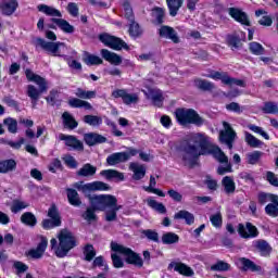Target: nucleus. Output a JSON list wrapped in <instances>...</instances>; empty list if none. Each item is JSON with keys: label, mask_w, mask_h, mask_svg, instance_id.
Wrapping results in <instances>:
<instances>
[{"label": "nucleus", "mask_w": 278, "mask_h": 278, "mask_svg": "<svg viewBox=\"0 0 278 278\" xmlns=\"http://www.w3.org/2000/svg\"><path fill=\"white\" fill-rule=\"evenodd\" d=\"M159 33L163 38H169V40H173V42H179V37L175 28H172L170 26H162Z\"/></svg>", "instance_id": "bb28decb"}, {"label": "nucleus", "mask_w": 278, "mask_h": 278, "mask_svg": "<svg viewBox=\"0 0 278 278\" xmlns=\"http://www.w3.org/2000/svg\"><path fill=\"white\" fill-rule=\"evenodd\" d=\"M194 85L200 90H214L215 84L208 81L207 79H194Z\"/></svg>", "instance_id": "09e8293b"}, {"label": "nucleus", "mask_w": 278, "mask_h": 278, "mask_svg": "<svg viewBox=\"0 0 278 278\" xmlns=\"http://www.w3.org/2000/svg\"><path fill=\"white\" fill-rule=\"evenodd\" d=\"M146 96L148 99H151L152 103L157 105V108L163 105L164 96L162 90L159 88H149L148 92H146Z\"/></svg>", "instance_id": "aec40b11"}, {"label": "nucleus", "mask_w": 278, "mask_h": 278, "mask_svg": "<svg viewBox=\"0 0 278 278\" xmlns=\"http://www.w3.org/2000/svg\"><path fill=\"white\" fill-rule=\"evenodd\" d=\"M129 168H130V170H132V173H134L132 178L136 181H140V179H143L146 177V174H147L146 166L137 164L136 162H131V164L129 165Z\"/></svg>", "instance_id": "a878e982"}, {"label": "nucleus", "mask_w": 278, "mask_h": 278, "mask_svg": "<svg viewBox=\"0 0 278 278\" xmlns=\"http://www.w3.org/2000/svg\"><path fill=\"white\" fill-rule=\"evenodd\" d=\"M21 220L23 222V224H26V226H36L38 222L36 215H34L31 211H26L25 213H23L21 215Z\"/></svg>", "instance_id": "a19ab883"}, {"label": "nucleus", "mask_w": 278, "mask_h": 278, "mask_svg": "<svg viewBox=\"0 0 278 278\" xmlns=\"http://www.w3.org/2000/svg\"><path fill=\"white\" fill-rule=\"evenodd\" d=\"M238 265L243 271H261L262 267L256 265L251 258L241 257L238 261Z\"/></svg>", "instance_id": "5701e85b"}, {"label": "nucleus", "mask_w": 278, "mask_h": 278, "mask_svg": "<svg viewBox=\"0 0 278 278\" xmlns=\"http://www.w3.org/2000/svg\"><path fill=\"white\" fill-rule=\"evenodd\" d=\"M67 12H68L70 15H72L73 17H78V15H79L78 4H76V2H70V3L67 4Z\"/></svg>", "instance_id": "338daca9"}, {"label": "nucleus", "mask_w": 278, "mask_h": 278, "mask_svg": "<svg viewBox=\"0 0 278 278\" xmlns=\"http://www.w3.org/2000/svg\"><path fill=\"white\" fill-rule=\"evenodd\" d=\"M269 201L276 202L278 204L277 193H265V191H261V193H258V202H261V204H265Z\"/></svg>", "instance_id": "de8ad7c7"}, {"label": "nucleus", "mask_w": 278, "mask_h": 278, "mask_svg": "<svg viewBox=\"0 0 278 278\" xmlns=\"http://www.w3.org/2000/svg\"><path fill=\"white\" fill-rule=\"evenodd\" d=\"M75 96L68 100L71 108H85V110H92L91 103L86 99H94L97 90H85L84 88H76Z\"/></svg>", "instance_id": "9d476101"}, {"label": "nucleus", "mask_w": 278, "mask_h": 278, "mask_svg": "<svg viewBox=\"0 0 278 278\" xmlns=\"http://www.w3.org/2000/svg\"><path fill=\"white\" fill-rule=\"evenodd\" d=\"M37 9L40 13H45V15L52 17L53 24L59 26V28L65 31V34H73V31H75V26H72V24H70V22L66 20H62L61 11L54 9V7H49L48 4H39Z\"/></svg>", "instance_id": "39448f33"}, {"label": "nucleus", "mask_w": 278, "mask_h": 278, "mask_svg": "<svg viewBox=\"0 0 278 278\" xmlns=\"http://www.w3.org/2000/svg\"><path fill=\"white\" fill-rule=\"evenodd\" d=\"M168 269H174L175 271H178V274H181V276H194V269H192V267L189 265H186V263L173 261L169 263Z\"/></svg>", "instance_id": "f3484780"}, {"label": "nucleus", "mask_w": 278, "mask_h": 278, "mask_svg": "<svg viewBox=\"0 0 278 278\" xmlns=\"http://www.w3.org/2000/svg\"><path fill=\"white\" fill-rule=\"evenodd\" d=\"M25 74L29 81H35L38 86L37 88L34 84H28L26 90L27 96L31 99L33 108H36L41 94L48 90V81L45 77H41V75L34 73L31 68H26Z\"/></svg>", "instance_id": "20e7f679"}, {"label": "nucleus", "mask_w": 278, "mask_h": 278, "mask_svg": "<svg viewBox=\"0 0 278 278\" xmlns=\"http://www.w3.org/2000/svg\"><path fill=\"white\" fill-rule=\"evenodd\" d=\"M223 125L224 129L219 131V140L220 142H224V144H227L228 149L231 150L233 149V143L237 138V134L229 123L224 122Z\"/></svg>", "instance_id": "f8f14e48"}, {"label": "nucleus", "mask_w": 278, "mask_h": 278, "mask_svg": "<svg viewBox=\"0 0 278 278\" xmlns=\"http://www.w3.org/2000/svg\"><path fill=\"white\" fill-rule=\"evenodd\" d=\"M63 123L68 129H76L78 127L77 121H75L70 112H63Z\"/></svg>", "instance_id": "a18cd8bd"}, {"label": "nucleus", "mask_w": 278, "mask_h": 278, "mask_svg": "<svg viewBox=\"0 0 278 278\" xmlns=\"http://www.w3.org/2000/svg\"><path fill=\"white\" fill-rule=\"evenodd\" d=\"M77 245L76 237L67 229H63L59 233V247L55 250L56 256L63 258L67 256L70 250H73Z\"/></svg>", "instance_id": "0eeeda50"}, {"label": "nucleus", "mask_w": 278, "mask_h": 278, "mask_svg": "<svg viewBox=\"0 0 278 278\" xmlns=\"http://www.w3.org/2000/svg\"><path fill=\"white\" fill-rule=\"evenodd\" d=\"M47 248H48V239L47 237H42L37 248H33L31 250H28L26 254L31 258H42Z\"/></svg>", "instance_id": "a211bd4d"}, {"label": "nucleus", "mask_w": 278, "mask_h": 278, "mask_svg": "<svg viewBox=\"0 0 278 278\" xmlns=\"http://www.w3.org/2000/svg\"><path fill=\"white\" fill-rule=\"evenodd\" d=\"M264 153L262 151H252V153H248L247 155V163L255 166L260 164Z\"/></svg>", "instance_id": "79ce46f5"}, {"label": "nucleus", "mask_w": 278, "mask_h": 278, "mask_svg": "<svg viewBox=\"0 0 278 278\" xmlns=\"http://www.w3.org/2000/svg\"><path fill=\"white\" fill-rule=\"evenodd\" d=\"M147 202L148 205L154 211H157V213H166L167 211L165 204H163V202H157V200H154V198H148Z\"/></svg>", "instance_id": "49530a36"}, {"label": "nucleus", "mask_w": 278, "mask_h": 278, "mask_svg": "<svg viewBox=\"0 0 278 278\" xmlns=\"http://www.w3.org/2000/svg\"><path fill=\"white\" fill-rule=\"evenodd\" d=\"M99 40L103 42L106 47H111V49L121 50L123 49H129L126 41H123V39H118V37H112V35H100Z\"/></svg>", "instance_id": "2eb2a0df"}, {"label": "nucleus", "mask_w": 278, "mask_h": 278, "mask_svg": "<svg viewBox=\"0 0 278 278\" xmlns=\"http://www.w3.org/2000/svg\"><path fill=\"white\" fill-rule=\"evenodd\" d=\"M255 248L261 252L262 256H269L271 252V245L264 239L255 241Z\"/></svg>", "instance_id": "f704fd0d"}, {"label": "nucleus", "mask_w": 278, "mask_h": 278, "mask_svg": "<svg viewBox=\"0 0 278 278\" xmlns=\"http://www.w3.org/2000/svg\"><path fill=\"white\" fill-rule=\"evenodd\" d=\"M3 124L7 125V128L11 134H16L18 129V123L15 118H4Z\"/></svg>", "instance_id": "864d4df0"}, {"label": "nucleus", "mask_w": 278, "mask_h": 278, "mask_svg": "<svg viewBox=\"0 0 278 278\" xmlns=\"http://www.w3.org/2000/svg\"><path fill=\"white\" fill-rule=\"evenodd\" d=\"M92 199H94V195H89V201L91 202V206H88L85 213H83V217L87 222H93L94 219H97V213H96L97 206H94V204L92 203Z\"/></svg>", "instance_id": "7c9ffc66"}, {"label": "nucleus", "mask_w": 278, "mask_h": 278, "mask_svg": "<svg viewBox=\"0 0 278 278\" xmlns=\"http://www.w3.org/2000/svg\"><path fill=\"white\" fill-rule=\"evenodd\" d=\"M27 206H29V202L15 198L11 204V211L12 213H18L20 211H23V208H27Z\"/></svg>", "instance_id": "c03bdc74"}, {"label": "nucleus", "mask_w": 278, "mask_h": 278, "mask_svg": "<svg viewBox=\"0 0 278 278\" xmlns=\"http://www.w3.org/2000/svg\"><path fill=\"white\" fill-rule=\"evenodd\" d=\"M111 258L113 266L117 269L124 267L125 262L119 254H123L125 256L126 263H129L130 265H135V267H143V258L138 254L137 252H134L131 248H127L126 245H123L122 243H117L116 241H111Z\"/></svg>", "instance_id": "f03ea898"}, {"label": "nucleus", "mask_w": 278, "mask_h": 278, "mask_svg": "<svg viewBox=\"0 0 278 278\" xmlns=\"http://www.w3.org/2000/svg\"><path fill=\"white\" fill-rule=\"evenodd\" d=\"M248 127L251 131H254V134H258L260 136L265 138V140H270L269 134H267V131H264L263 127L253 124L248 125Z\"/></svg>", "instance_id": "052dcab7"}, {"label": "nucleus", "mask_w": 278, "mask_h": 278, "mask_svg": "<svg viewBox=\"0 0 278 278\" xmlns=\"http://www.w3.org/2000/svg\"><path fill=\"white\" fill-rule=\"evenodd\" d=\"M211 269L212 271H228V269H230V265L225 261H217V263L211 265Z\"/></svg>", "instance_id": "5fc2aeb1"}, {"label": "nucleus", "mask_w": 278, "mask_h": 278, "mask_svg": "<svg viewBox=\"0 0 278 278\" xmlns=\"http://www.w3.org/2000/svg\"><path fill=\"white\" fill-rule=\"evenodd\" d=\"M265 212L267 213V215H271V217H277L278 216V203L273 202V200H270V202L268 204H266V206H265Z\"/></svg>", "instance_id": "6e6d98bb"}, {"label": "nucleus", "mask_w": 278, "mask_h": 278, "mask_svg": "<svg viewBox=\"0 0 278 278\" xmlns=\"http://www.w3.org/2000/svg\"><path fill=\"white\" fill-rule=\"evenodd\" d=\"M16 166L17 164L15 160H3L2 162H0V173H13V170H16Z\"/></svg>", "instance_id": "c9c22d12"}, {"label": "nucleus", "mask_w": 278, "mask_h": 278, "mask_svg": "<svg viewBox=\"0 0 278 278\" xmlns=\"http://www.w3.org/2000/svg\"><path fill=\"white\" fill-rule=\"evenodd\" d=\"M156 186V179L151 175L150 177V185L148 187H144L146 192H152V194H157V197H165L164 191L162 189H157Z\"/></svg>", "instance_id": "ea45409f"}, {"label": "nucleus", "mask_w": 278, "mask_h": 278, "mask_svg": "<svg viewBox=\"0 0 278 278\" xmlns=\"http://www.w3.org/2000/svg\"><path fill=\"white\" fill-rule=\"evenodd\" d=\"M162 241L165 244L178 243L179 235L176 232H164V235H162Z\"/></svg>", "instance_id": "8fccbe9b"}, {"label": "nucleus", "mask_w": 278, "mask_h": 278, "mask_svg": "<svg viewBox=\"0 0 278 278\" xmlns=\"http://www.w3.org/2000/svg\"><path fill=\"white\" fill-rule=\"evenodd\" d=\"M83 121L91 127H99L103 123V118L101 116H96L93 114H87L83 117Z\"/></svg>", "instance_id": "58836bf2"}, {"label": "nucleus", "mask_w": 278, "mask_h": 278, "mask_svg": "<svg viewBox=\"0 0 278 278\" xmlns=\"http://www.w3.org/2000/svg\"><path fill=\"white\" fill-rule=\"evenodd\" d=\"M84 61L88 65L103 64V58H101L100 55H96L94 53H89V52L85 53Z\"/></svg>", "instance_id": "37998d69"}, {"label": "nucleus", "mask_w": 278, "mask_h": 278, "mask_svg": "<svg viewBox=\"0 0 278 278\" xmlns=\"http://www.w3.org/2000/svg\"><path fill=\"white\" fill-rule=\"evenodd\" d=\"M94 175H97V166H92V164H85L77 170L78 177H93Z\"/></svg>", "instance_id": "72a5a7b5"}, {"label": "nucleus", "mask_w": 278, "mask_h": 278, "mask_svg": "<svg viewBox=\"0 0 278 278\" xmlns=\"http://www.w3.org/2000/svg\"><path fill=\"white\" fill-rule=\"evenodd\" d=\"M66 192H67V201L74 206H80L81 200L77 189H73V187H67Z\"/></svg>", "instance_id": "c756f323"}, {"label": "nucleus", "mask_w": 278, "mask_h": 278, "mask_svg": "<svg viewBox=\"0 0 278 278\" xmlns=\"http://www.w3.org/2000/svg\"><path fill=\"white\" fill-rule=\"evenodd\" d=\"M175 116L179 125H182L184 127L187 125H197L198 127H201L205 123L204 118L200 116L197 110L191 108H178L175 111Z\"/></svg>", "instance_id": "423d86ee"}, {"label": "nucleus", "mask_w": 278, "mask_h": 278, "mask_svg": "<svg viewBox=\"0 0 278 278\" xmlns=\"http://www.w3.org/2000/svg\"><path fill=\"white\" fill-rule=\"evenodd\" d=\"M112 97L115 99H122L125 105H131L132 103H138L140 101V97L137 92H128L126 88H118L113 90Z\"/></svg>", "instance_id": "ddd939ff"}, {"label": "nucleus", "mask_w": 278, "mask_h": 278, "mask_svg": "<svg viewBox=\"0 0 278 278\" xmlns=\"http://www.w3.org/2000/svg\"><path fill=\"white\" fill-rule=\"evenodd\" d=\"M128 155H126V151H123L121 153H112V155H109L106 157V164L109 166H116L117 164H123L127 162Z\"/></svg>", "instance_id": "b1692460"}, {"label": "nucleus", "mask_w": 278, "mask_h": 278, "mask_svg": "<svg viewBox=\"0 0 278 278\" xmlns=\"http://www.w3.org/2000/svg\"><path fill=\"white\" fill-rule=\"evenodd\" d=\"M167 194L173 201L176 202H181L184 199L182 193H180V191H177V189H168Z\"/></svg>", "instance_id": "0e129e2a"}, {"label": "nucleus", "mask_w": 278, "mask_h": 278, "mask_svg": "<svg viewBox=\"0 0 278 278\" xmlns=\"http://www.w3.org/2000/svg\"><path fill=\"white\" fill-rule=\"evenodd\" d=\"M266 179L270 186H274L275 188H278V177L275 175V173L268 172L266 175Z\"/></svg>", "instance_id": "774afa93"}, {"label": "nucleus", "mask_w": 278, "mask_h": 278, "mask_svg": "<svg viewBox=\"0 0 278 278\" xmlns=\"http://www.w3.org/2000/svg\"><path fill=\"white\" fill-rule=\"evenodd\" d=\"M13 267L15 268L16 274H18V275L25 274V271H27V269H29L28 265H26L22 261H14Z\"/></svg>", "instance_id": "e2e57ef3"}, {"label": "nucleus", "mask_w": 278, "mask_h": 278, "mask_svg": "<svg viewBox=\"0 0 278 278\" xmlns=\"http://www.w3.org/2000/svg\"><path fill=\"white\" fill-rule=\"evenodd\" d=\"M144 237H147L150 241H160V235L156 230H152L151 228H147L141 231Z\"/></svg>", "instance_id": "bf43d9fd"}, {"label": "nucleus", "mask_w": 278, "mask_h": 278, "mask_svg": "<svg viewBox=\"0 0 278 278\" xmlns=\"http://www.w3.org/2000/svg\"><path fill=\"white\" fill-rule=\"evenodd\" d=\"M210 220L213 226H215V228H220L223 226L222 212L217 211V213H213V215H210Z\"/></svg>", "instance_id": "13d9d810"}, {"label": "nucleus", "mask_w": 278, "mask_h": 278, "mask_svg": "<svg viewBox=\"0 0 278 278\" xmlns=\"http://www.w3.org/2000/svg\"><path fill=\"white\" fill-rule=\"evenodd\" d=\"M129 34H130V36H134V38H138V36H141V34H142V30H141L139 24H137L135 22V15H132V22L129 25Z\"/></svg>", "instance_id": "4d7b16f0"}, {"label": "nucleus", "mask_w": 278, "mask_h": 278, "mask_svg": "<svg viewBox=\"0 0 278 278\" xmlns=\"http://www.w3.org/2000/svg\"><path fill=\"white\" fill-rule=\"evenodd\" d=\"M222 186H224V191L226 194H235L236 184L232 177H224V179H222Z\"/></svg>", "instance_id": "4c0bfd02"}, {"label": "nucleus", "mask_w": 278, "mask_h": 278, "mask_svg": "<svg viewBox=\"0 0 278 278\" xmlns=\"http://www.w3.org/2000/svg\"><path fill=\"white\" fill-rule=\"evenodd\" d=\"M255 15L256 17H263L258 21V24L261 26H273V17H270V15H268V11L264 10V9H258L257 11H255Z\"/></svg>", "instance_id": "c85d7f7f"}, {"label": "nucleus", "mask_w": 278, "mask_h": 278, "mask_svg": "<svg viewBox=\"0 0 278 278\" xmlns=\"http://www.w3.org/2000/svg\"><path fill=\"white\" fill-rule=\"evenodd\" d=\"M18 7L16 0H10L9 2H2L1 12L3 15H13Z\"/></svg>", "instance_id": "473e14b6"}, {"label": "nucleus", "mask_w": 278, "mask_h": 278, "mask_svg": "<svg viewBox=\"0 0 278 278\" xmlns=\"http://www.w3.org/2000/svg\"><path fill=\"white\" fill-rule=\"evenodd\" d=\"M265 114H277L278 113V105L274 101H266L264 106L262 108Z\"/></svg>", "instance_id": "603ef678"}, {"label": "nucleus", "mask_w": 278, "mask_h": 278, "mask_svg": "<svg viewBox=\"0 0 278 278\" xmlns=\"http://www.w3.org/2000/svg\"><path fill=\"white\" fill-rule=\"evenodd\" d=\"M166 4L169 9V15L176 17L179 9L184 5V0H166Z\"/></svg>", "instance_id": "e433bc0d"}, {"label": "nucleus", "mask_w": 278, "mask_h": 278, "mask_svg": "<svg viewBox=\"0 0 278 278\" xmlns=\"http://www.w3.org/2000/svg\"><path fill=\"white\" fill-rule=\"evenodd\" d=\"M229 15L243 26H251V22L243 11H240L239 9H229Z\"/></svg>", "instance_id": "4be33fe9"}, {"label": "nucleus", "mask_w": 278, "mask_h": 278, "mask_svg": "<svg viewBox=\"0 0 278 278\" xmlns=\"http://www.w3.org/2000/svg\"><path fill=\"white\" fill-rule=\"evenodd\" d=\"M84 140L89 147H94V144H103L108 141V138L101 136V134L90 132L84 135Z\"/></svg>", "instance_id": "412c9836"}, {"label": "nucleus", "mask_w": 278, "mask_h": 278, "mask_svg": "<svg viewBox=\"0 0 278 278\" xmlns=\"http://www.w3.org/2000/svg\"><path fill=\"white\" fill-rule=\"evenodd\" d=\"M250 51L254 53L255 55H261L265 53L266 49L262 46V43H257V41H251Z\"/></svg>", "instance_id": "3c124183"}, {"label": "nucleus", "mask_w": 278, "mask_h": 278, "mask_svg": "<svg viewBox=\"0 0 278 278\" xmlns=\"http://www.w3.org/2000/svg\"><path fill=\"white\" fill-rule=\"evenodd\" d=\"M175 219H185V223L191 226L195 222V215L194 213H191L190 211H187L186 208H182L175 213L174 215Z\"/></svg>", "instance_id": "393cba45"}, {"label": "nucleus", "mask_w": 278, "mask_h": 278, "mask_svg": "<svg viewBox=\"0 0 278 278\" xmlns=\"http://www.w3.org/2000/svg\"><path fill=\"white\" fill-rule=\"evenodd\" d=\"M191 141L194 144L188 143L182 151V161L186 165L194 164L200 155H213L217 162L226 164V166H219L217 168L218 175L232 173V166L229 164L228 156L217 144L211 142L208 136H205V134H194Z\"/></svg>", "instance_id": "f257e3e1"}, {"label": "nucleus", "mask_w": 278, "mask_h": 278, "mask_svg": "<svg viewBox=\"0 0 278 278\" xmlns=\"http://www.w3.org/2000/svg\"><path fill=\"white\" fill-rule=\"evenodd\" d=\"M124 11H125L126 20H128V22L130 24H132V22H134V11H132V8L130 7V4L128 2L124 3ZM130 24H129V26H130Z\"/></svg>", "instance_id": "69168bd1"}, {"label": "nucleus", "mask_w": 278, "mask_h": 278, "mask_svg": "<svg viewBox=\"0 0 278 278\" xmlns=\"http://www.w3.org/2000/svg\"><path fill=\"white\" fill-rule=\"evenodd\" d=\"M238 231H239V235H241V237L245 239H249L251 237H257L258 235V230L256 226L251 224V222H247L245 226L244 224H239Z\"/></svg>", "instance_id": "6ab92c4d"}, {"label": "nucleus", "mask_w": 278, "mask_h": 278, "mask_svg": "<svg viewBox=\"0 0 278 278\" xmlns=\"http://www.w3.org/2000/svg\"><path fill=\"white\" fill-rule=\"evenodd\" d=\"M59 140H63L65 146L75 151H84V144L76 136H66L65 134H59Z\"/></svg>", "instance_id": "dca6fc26"}, {"label": "nucleus", "mask_w": 278, "mask_h": 278, "mask_svg": "<svg viewBox=\"0 0 278 278\" xmlns=\"http://www.w3.org/2000/svg\"><path fill=\"white\" fill-rule=\"evenodd\" d=\"M84 255L86 261H92V258H94V256H97V252L93 248V245L88 244L86 245V248L84 249Z\"/></svg>", "instance_id": "680f3d73"}, {"label": "nucleus", "mask_w": 278, "mask_h": 278, "mask_svg": "<svg viewBox=\"0 0 278 278\" xmlns=\"http://www.w3.org/2000/svg\"><path fill=\"white\" fill-rule=\"evenodd\" d=\"M46 37L49 38L50 41H46V39H35L33 42L35 47H41L52 55H62L60 47H65V43H61V41L56 40V35L53 30H47Z\"/></svg>", "instance_id": "1a4fd4ad"}, {"label": "nucleus", "mask_w": 278, "mask_h": 278, "mask_svg": "<svg viewBox=\"0 0 278 278\" xmlns=\"http://www.w3.org/2000/svg\"><path fill=\"white\" fill-rule=\"evenodd\" d=\"M91 203L99 211H104L106 206L112 207L105 212L106 222H114L117 219V211L123 208V205L118 204L116 195H112V193H100L99 195H94L91 198Z\"/></svg>", "instance_id": "7ed1b4c3"}, {"label": "nucleus", "mask_w": 278, "mask_h": 278, "mask_svg": "<svg viewBox=\"0 0 278 278\" xmlns=\"http://www.w3.org/2000/svg\"><path fill=\"white\" fill-rule=\"evenodd\" d=\"M100 175L104 177L108 181H112L116 179V181H124L125 175L124 173H119L118 170H101Z\"/></svg>", "instance_id": "cd10ccee"}, {"label": "nucleus", "mask_w": 278, "mask_h": 278, "mask_svg": "<svg viewBox=\"0 0 278 278\" xmlns=\"http://www.w3.org/2000/svg\"><path fill=\"white\" fill-rule=\"evenodd\" d=\"M100 53L102 58L106 60V62H110L114 65L104 68V73H106L108 75L122 77L123 71L118 68L119 64H123L122 55H119V53H116L115 51H110V49H101Z\"/></svg>", "instance_id": "6e6552de"}, {"label": "nucleus", "mask_w": 278, "mask_h": 278, "mask_svg": "<svg viewBox=\"0 0 278 278\" xmlns=\"http://www.w3.org/2000/svg\"><path fill=\"white\" fill-rule=\"evenodd\" d=\"M49 219L42 220V227L46 229L55 228L56 226H61L62 218L59 213V210L55 205L50 206L48 210Z\"/></svg>", "instance_id": "4468645a"}, {"label": "nucleus", "mask_w": 278, "mask_h": 278, "mask_svg": "<svg viewBox=\"0 0 278 278\" xmlns=\"http://www.w3.org/2000/svg\"><path fill=\"white\" fill-rule=\"evenodd\" d=\"M244 140L249 147L252 149H260V147H263L264 142L253 136V134H250L249 131H244Z\"/></svg>", "instance_id": "2f4dec72"}, {"label": "nucleus", "mask_w": 278, "mask_h": 278, "mask_svg": "<svg viewBox=\"0 0 278 278\" xmlns=\"http://www.w3.org/2000/svg\"><path fill=\"white\" fill-rule=\"evenodd\" d=\"M73 188H76V190L87 194V192H108V190H111V185L104 184L103 181H92L91 184L77 181L73 185Z\"/></svg>", "instance_id": "9b49d317"}]
</instances>
